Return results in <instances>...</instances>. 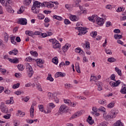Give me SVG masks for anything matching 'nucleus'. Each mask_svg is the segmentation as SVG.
Segmentation results:
<instances>
[{
  "mask_svg": "<svg viewBox=\"0 0 126 126\" xmlns=\"http://www.w3.org/2000/svg\"><path fill=\"white\" fill-rule=\"evenodd\" d=\"M76 70L78 72V73H80V67H79V65L76 66Z\"/></svg>",
  "mask_w": 126,
  "mask_h": 126,
  "instance_id": "obj_52",
  "label": "nucleus"
},
{
  "mask_svg": "<svg viewBox=\"0 0 126 126\" xmlns=\"http://www.w3.org/2000/svg\"><path fill=\"white\" fill-rule=\"evenodd\" d=\"M34 35H41V32L39 31H36L33 32V36Z\"/></svg>",
  "mask_w": 126,
  "mask_h": 126,
  "instance_id": "obj_64",
  "label": "nucleus"
},
{
  "mask_svg": "<svg viewBox=\"0 0 126 126\" xmlns=\"http://www.w3.org/2000/svg\"><path fill=\"white\" fill-rule=\"evenodd\" d=\"M67 110H68L67 106H65V105H62L59 108V113L62 115L63 113L67 112Z\"/></svg>",
  "mask_w": 126,
  "mask_h": 126,
  "instance_id": "obj_5",
  "label": "nucleus"
},
{
  "mask_svg": "<svg viewBox=\"0 0 126 126\" xmlns=\"http://www.w3.org/2000/svg\"><path fill=\"white\" fill-rule=\"evenodd\" d=\"M26 69L28 72V76L30 78L32 77L34 73V71H33V68H32V66H31V65H30L29 63H27Z\"/></svg>",
  "mask_w": 126,
  "mask_h": 126,
  "instance_id": "obj_3",
  "label": "nucleus"
},
{
  "mask_svg": "<svg viewBox=\"0 0 126 126\" xmlns=\"http://www.w3.org/2000/svg\"><path fill=\"white\" fill-rule=\"evenodd\" d=\"M120 92H121V93H122L123 94H126V87H125L122 88L120 91Z\"/></svg>",
  "mask_w": 126,
  "mask_h": 126,
  "instance_id": "obj_44",
  "label": "nucleus"
},
{
  "mask_svg": "<svg viewBox=\"0 0 126 126\" xmlns=\"http://www.w3.org/2000/svg\"><path fill=\"white\" fill-rule=\"evenodd\" d=\"M52 62L55 64H58L59 63V60L58 59V57H55L52 59Z\"/></svg>",
  "mask_w": 126,
  "mask_h": 126,
  "instance_id": "obj_24",
  "label": "nucleus"
},
{
  "mask_svg": "<svg viewBox=\"0 0 126 126\" xmlns=\"http://www.w3.org/2000/svg\"><path fill=\"white\" fill-rule=\"evenodd\" d=\"M29 99H30V98L29 97V96H26L25 97V98L23 99V100L25 101V102H28V101L29 100Z\"/></svg>",
  "mask_w": 126,
  "mask_h": 126,
  "instance_id": "obj_63",
  "label": "nucleus"
},
{
  "mask_svg": "<svg viewBox=\"0 0 126 126\" xmlns=\"http://www.w3.org/2000/svg\"><path fill=\"white\" fill-rule=\"evenodd\" d=\"M49 106L50 108H55L56 107V105L54 104V103L52 102L49 104Z\"/></svg>",
  "mask_w": 126,
  "mask_h": 126,
  "instance_id": "obj_60",
  "label": "nucleus"
},
{
  "mask_svg": "<svg viewBox=\"0 0 126 126\" xmlns=\"http://www.w3.org/2000/svg\"><path fill=\"white\" fill-rule=\"evenodd\" d=\"M98 103L99 104H101V105H104V104H106V100H103L102 99H100L98 100Z\"/></svg>",
  "mask_w": 126,
  "mask_h": 126,
  "instance_id": "obj_51",
  "label": "nucleus"
},
{
  "mask_svg": "<svg viewBox=\"0 0 126 126\" xmlns=\"http://www.w3.org/2000/svg\"><path fill=\"white\" fill-rule=\"evenodd\" d=\"M25 10V7L22 6L20 9L17 11V13L18 14H21V13H23L24 12V10Z\"/></svg>",
  "mask_w": 126,
  "mask_h": 126,
  "instance_id": "obj_20",
  "label": "nucleus"
},
{
  "mask_svg": "<svg viewBox=\"0 0 126 126\" xmlns=\"http://www.w3.org/2000/svg\"><path fill=\"white\" fill-rule=\"evenodd\" d=\"M48 97H49V99H53V98H54V94L49 92L48 94Z\"/></svg>",
  "mask_w": 126,
  "mask_h": 126,
  "instance_id": "obj_39",
  "label": "nucleus"
},
{
  "mask_svg": "<svg viewBox=\"0 0 126 126\" xmlns=\"http://www.w3.org/2000/svg\"><path fill=\"white\" fill-rule=\"evenodd\" d=\"M38 19H44V18H45V16H44L43 14H39L37 16Z\"/></svg>",
  "mask_w": 126,
  "mask_h": 126,
  "instance_id": "obj_40",
  "label": "nucleus"
},
{
  "mask_svg": "<svg viewBox=\"0 0 126 126\" xmlns=\"http://www.w3.org/2000/svg\"><path fill=\"white\" fill-rule=\"evenodd\" d=\"M41 5L42 3L38 1H35L33 2L32 7V10L33 13H36V14H37V13H39V11H40V7H41Z\"/></svg>",
  "mask_w": 126,
  "mask_h": 126,
  "instance_id": "obj_2",
  "label": "nucleus"
},
{
  "mask_svg": "<svg viewBox=\"0 0 126 126\" xmlns=\"http://www.w3.org/2000/svg\"><path fill=\"white\" fill-rule=\"evenodd\" d=\"M49 42H51L52 43V46H54V45L58 43V42L59 41H57V40H56L55 38H53V39H50Z\"/></svg>",
  "mask_w": 126,
  "mask_h": 126,
  "instance_id": "obj_28",
  "label": "nucleus"
},
{
  "mask_svg": "<svg viewBox=\"0 0 126 126\" xmlns=\"http://www.w3.org/2000/svg\"><path fill=\"white\" fill-rule=\"evenodd\" d=\"M75 29L78 30L79 32H81L83 35L86 34V28L77 27Z\"/></svg>",
  "mask_w": 126,
  "mask_h": 126,
  "instance_id": "obj_9",
  "label": "nucleus"
},
{
  "mask_svg": "<svg viewBox=\"0 0 126 126\" xmlns=\"http://www.w3.org/2000/svg\"><path fill=\"white\" fill-rule=\"evenodd\" d=\"M32 1V0H25L23 3L24 4H25V5H29L31 3Z\"/></svg>",
  "mask_w": 126,
  "mask_h": 126,
  "instance_id": "obj_26",
  "label": "nucleus"
},
{
  "mask_svg": "<svg viewBox=\"0 0 126 126\" xmlns=\"http://www.w3.org/2000/svg\"><path fill=\"white\" fill-rule=\"evenodd\" d=\"M103 118L106 120V121H108L109 119H113V117L110 116V114L109 115H106L105 112L103 114Z\"/></svg>",
  "mask_w": 126,
  "mask_h": 126,
  "instance_id": "obj_17",
  "label": "nucleus"
},
{
  "mask_svg": "<svg viewBox=\"0 0 126 126\" xmlns=\"http://www.w3.org/2000/svg\"><path fill=\"white\" fill-rule=\"evenodd\" d=\"M47 80H50V81H54V78L52 77V75L49 74L47 78Z\"/></svg>",
  "mask_w": 126,
  "mask_h": 126,
  "instance_id": "obj_41",
  "label": "nucleus"
},
{
  "mask_svg": "<svg viewBox=\"0 0 126 126\" xmlns=\"http://www.w3.org/2000/svg\"><path fill=\"white\" fill-rule=\"evenodd\" d=\"M32 58H31V57H28L26 58V59H25V61L30 62H32Z\"/></svg>",
  "mask_w": 126,
  "mask_h": 126,
  "instance_id": "obj_48",
  "label": "nucleus"
},
{
  "mask_svg": "<svg viewBox=\"0 0 126 126\" xmlns=\"http://www.w3.org/2000/svg\"><path fill=\"white\" fill-rule=\"evenodd\" d=\"M30 117L32 119L34 118V107L33 106H31L30 109Z\"/></svg>",
  "mask_w": 126,
  "mask_h": 126,
  "instance_id": "obj_14",
  "label": "nucleus"
},
{
  "mask_svg": "<svg viewBox=\"0 0 126 126\" xmlns=\"http://www.w3.org/2000/svg\"><path fill=\"white\" fill-rule=\"evenodd\" d=\"M19 86H20V84L19 83H18L13 85V89H16V88H18Z\"/></svg>",
  "mask_w": 126,
  "mask_h": 126,
  "instance_id": "obj_42",
  "label": "nucleus"
},
{
  "mask_svg": "<svg viewBox=\"0 0 126 126\" xmlns=\"http://www.w3.org/2000/svg\"><path fill=\"white\" fill-rule=\"evenodd\" d=\"M85 46L87 49V50H90V43L88 41H86L85 43Z\"/></svg>",
  "mask_w": 126,
  "mask_h": 126,
  "instance_id": "obj_34",
  "label": "nucleus"
},
{
  "mask_svg": "<svg viewBox=\"0 0 126 126\" xmlns=\"http://www.w3.org/2000/svg\"><path fill=\"white\" fill-rule=\"evenodd\" d=\"M19 115L21 117H24L25 116V112H23L21 110H18V114H16L17 117H18Z\"/></svg>",
  "mask_w": 126,
  "mask_h": 126,
  "instance_id": "obj_18",
  "label": "nucleus"
},
{
  "mask_svg": "<svg viewBox=\"0 0 126 126\" xmlns=\"http://www.w3.org/2000/svg\"><path fill=\"white\" fill-rule=\"evenodd\" d=\"M38 108L41 112H44V105H38Z\"/></svg>",
  "mask_w": 126,
  "mask_h": 126,
  "instance_id": "obj_45",
  "label": "nucleus"
},
{
  "mask_svg": "<svg viewBox=\"0 0 126 126\" xmlns=\"http://www.w3.org/2000/svg\"><path fill=\"white\" fill-rule=\"evenodd\" d=\"M30 54L33 57H37L38 56V53L36 51H30Z\"/></svg>",
  "mask_w": 126,
  "mask_h": 126,
  "instance_id": "obj_32",
  "label": "nucleus"
},
{
  "mask_svg": "<svg viewBox=\"0 0 126 126\" xmlns=\"http://www.w3.org/2000/svg\"><path fill=\"white\" fill-rule=\"evenodd\" d=\"M15 36H13L10 38L11 42L12 44L15 45L16 44V42L15 41Z\"/></svg>",
  "mask_w": 126,
  "mask_h": 126,
  "instance_id": "obj_37",
  "label": "nucleus"
},
{
  "mask_svg": "<svg viewBox=\"0 0 126 126\" xmlns=\"http://www.w3.org/2000/svg\"><path fill=\"white\" fill-rule=\"evenodd\" d=\"M3 58L5 60H8L10 63H19V59L17 58H15L13 59H11L8 58V55H5Z\"/></svg>",
  "mask_w": 126,
  "mask_h": 126,
  "instance_id": "obj_4",
  "label": "nucleus"
},
{
  "mask_svg": "<svg viewBox=\"0 0 126 126\" xmlns=\"http://www.w3.org/2000/svg\"><path fill=\"white\" fill-rule=\"evenodd\" d=\"M70 19L72 21H78V20H79V17H78V16H76V15H71L70 17Z\"/></svg>",
  "mask_w": 126,
  "mask_h": 126,
  "instance_id": "obj_12",
  "label": "nucleus"
},
{
  "mask_svg": "<svg viewBox=\"0 0 126 126\" xmlns=\"http://www.w3.org/2000/svg\"><path fill=\"white\" fill-rule=\"evenodd\" d=\"M25 33L28 36H30L31 37H32V38H34L33 32L30 31H26L25 32Z\"/></svg>",
  "mask_w": 126,
  "mask_h": 126,
  "instance_id": "obj_16",
  "label": "nucleus"
},
{
  "mask_svg": "<svg viewBox=\"0 0 126 126\" xmlns=\"http://www.w3.org/2000/svg\"><path fill=\"white\" fill-rule=\"evenodd\" d=\"M75 52H76V53H81V54H82V53H84L83 50H81V48L79 47L76 48L75 49Z\"/></svg>",
  "mask_w": 126,
  "mask_h": 126,
  "instance_id": "obj_27",
  "label": "nucleus"
},
{
  "mask_svg": "<svg viewBox=\"0 0 126 126\" xmlns=\"http://www.w3.org/2000/svg\"><path fill=\"white\" fill-rule=\"evenodd\" d=\"M109 84L110 85H111V86H113V87H117L116 85V82H113V81L110 82Z\"/></svg>",
  "mask_w": 126,
  "mask_h": 126,
  "instance_id": "obj_50",
  "label": "nucleus"
},
{
  "mask_svg": "<svg viewBox=\"0 0 126 126\" xmlns=\"http://www.w3.org/2000/svg\"><path fill=\"white\" fill-rule=\"evenodd\" d=\"M18 68L19 70H20V71H22L24 70V68H23V65H22L21 64H19L18 65Z\"/></svg>",
  "mask_w": 126,
  "mask_h": 126,
  "instance_id": "obj_33",
  "label": "nucleus"
},
{
  "mask_svg": "<svg viewBox=\"0 0 126 126\" xmlns=\"http://www.w3.org/2000/svg\"><path fill=\"white\" fill-rule=\"evenodd\" d=\"M26 122L28 124H33V123H34V121H33V120H26Z\"/></svg>",
  "mask_w": 126,
  "mask_h": 126,
  "instance_id": "obj_62",
  "label": "nucleus"
},
{
  "mask_svg": "<svg viewBox=\"0 0 126 126\" xmlns=\"http://www.w3.org/2000/svg\"><path fill=\"white\" fill-rule=\"evenodd\" d=\"M115 78H116V76L115 75V74H112L110 76V79L111 80H114V81H116V80L115 79Z\"/></svg>",
  "mask_w": 126,
  "mask_h": 126,
  "instance_id": "obj_54",
  "label": "nucleus"
},
{
  "mask_svg": "<svg viewBox=\"0 0 126 126\" xmlns=\"http://www.w3.org/2000/svg\"><path fill=\"white\" fill-rule=\"evenodd\" d=\"M82 115V112L80 111H77L75 113V114L73 115L70 120H72L73 119H75V118H78V117H80Z\"/></svg>",
  "mask_w": 126,
  "mask_h": 126,
  "instance_id": "obj_8",
  "label": "nucleus"
},
{
  "mask_svg": "<svg viewBox=\"0 0 126 126\" xmlns=\"http://www.w3.org/2000/svg\"><path fill=\"white\" fill-rule=\"evenodd\" d=\"M48 2H44L41 3V6H44L45 7H48Z\"/></svg>",
  "mask_w": 126,
  "mask_h": 126,
  "instance_id": "obj_53",
  "label": "nucleus"
},
{
  "mask_svg": "<svg viewBox=\"0 0 126 126\" xmlns=\"http://www.w3.org/2000/svg\"><path fill=\"white\" fill-rule=\"evenodd\" d=\"M5 6L6 7L7 11L9 12V13H13V12H14V10L12 9L11 6H10V5H7V4H6V3L5 4Z\"/></svg>",
  "mask_w": 126,
  "mask_h": 126,
  "instance_id": "obj_10",
  "label": "nucleus"
},
{
  "mask_svg": "<svg viewBox=\"0 0 126 126\" xmlns=\"http://www.w3.org/2000/svg\"><path fill=\"white\" fill-rule=\"evenodd\" d=\"M87 122L90 125H93V124H94V120H92V117H91L90 116H89L88 119H87Z\"/></svg>",
  "mask_w": 126,
  "mask_h": 126,
  "instance_id": "obj_15",
  "label": "nucleus"
},
{
  "mask_svg": "<svg viewBox=\"0 0 126 126\" xmlns=\"http://www.w3.org/2000/svg\"><path fill=\"white\" fill-rule=\"evenodd\" d=\"M9 38V37L8 36V35H6L4 36V41L5 42V43H7V42L8 41V38Z\"/></svg>",
  "mask_w": 126,
  "mask_h": 126,
  "instance_id": "obj_57",
  "label": "nucleus"
},
{
  "mask_svg": "<svg viewBox=\"0 0 126 126\" xmlns=\"http://www.w3.org/2000/svg\"><path fill=\"white\" fill-rule=\"evenodd\" d=\"M114 38L115 39H122L123 38V35L120 34H115L114 35Z\"/></svg>",
  "mask_w": 126,
  "mask_h": 126,
  "instance_id": "obj_35",
  "label": "nucleus"
},
{
  "mask_svg": "<svg viewBox=\"0 0 126 126\" xmlns=\"http://www.w3.org/2000/svg\"><path fill=\"white\" fill-rule=\"evenodd\" d=\"M115 71H116V72H117L118 74L119 75H120V76H122V70L120 69H119V68H118V67H116L115 68Z\"/></svg>",
  "mask_w": 126,
  "mask_h": 126,
  "instance_id": "obj_22",
  "label": "nucleus"
},
{
  "mask_svg": "<svg viewBox=\"0 0 126 126\" xmlns=\"http://www.w3.org/2000/svg\"><path fill=\"white\" fill-rule=\"evenodd\" d=\"M0 109L2 113H5L6 114L8 113V108L4 105L3 102H1Z\"/></svg>",
  "mask_w": 126,
  "mask_h": 126,
  "instance_id": "obj_6",
  "label": "nucleus"
},
{
  "mask_svg": "<svg viewBox=\"0 0 126 126\" xmlns=\"http://www.w3.org/2000/svg\"><path fill=\"white\" fill-rule=\"evenodd\" d=\"M90 35L93 38H96V36H97V32H91Z\"/></svg>",
  "mask_w": 126,
  "mask_h": 126,
  "instance_id": "obj_29",
  "label": "nucleus"
},
{
  "mask_svg": "<svg viewBox=\"0 0 126 126\" xmlns=\"http://www.w3.org/2000/svg\"><path fill=\"white\" fill-rule=\"evenodd\" d=\"M64 23L65 25H67L68 24H70V21L68 20L67 19H65L64 20Z\"/></svg>",
  "mask_w": 126,
  "mask_h": 126,
  "instance_id": "obj_47",
  "label": "nucleus"
},
{
  "mask_svg": "<svg viewBox=\"0 0 126 126\" xmlns=\"http://www.w3.org/2000/svg\"><path fill=\"white\" fill-rule=\"evenodd\" d=\"M15 76L17 77V78H20V77H21V74L20 73H15Z\"/></svg>",
  "mask_w": 126,
  "mask_h": 126,
  "instance_id": "obj_49",
  "label": "nucleus"
},
{
  "mask_svg": "<svg viewBox=\"0 0 126 126\" xmlns=\"http://www.w3.org/2000/svg\"><path fill=\"white\" fill-rule=\"evenodd\" d=\"M96 85L98 86V91H101V90H102V83L100 82H97Z\"/></svg>",
  "mask_w": 126,
  "mask_h": 126,
  "instance_id": "obj_30",
  "label": "nucleus"
},
{
  "mask_svg": "<svg viewBox=\"0 0 126 126\" xmlns=\"http://www.w3.org/2000/svg\"><path fill=\"white\" fill-rule=\"evenodd\" d=\"M70 87H71V85H70V84H65V88H66V89H69Z\"/></svg>",
  "mask_w": 126,
  "mask_h": 126,
  "instance_id": "obj_56",
  "label": "nucleus"
},
{
  "mask_svg": "<svg viewBox=\"0 0 126 126\" xmlns=\"http://www.w3.org/2000/svg\"><path fill=\"white\" fill-rule=\"evenodd\" d=\"M12 51H13V54H14L15 56H16V55L18 54V50H17V49H14V50H12Z\"/></svg>",
  "mask_w": 126,
  "mask_h": 126,
  "instance_id": "obj_55",
  "label": "nucleus"
},
{
  "mask_svg": "<svg viewBox=\"0 0 126 126\" xmlns=\"http://www.w3.org/2000/svg\"><path fill=\"white\" fill-rule=\"evenodd\" d=\"M88 19L90 21L93 22V23L96 21L97 24H98V25H100V26H102V25H103L105 22L103 18L98 17V16L96 15H93L91 17H89Z\"/></svg>",
  "mask_w": 126,
  "mask_h": 126,
  "instance_id": "obj_1",
  "label": "nucleus"
},
{
  "mask_svg": "<svg viewBox=\"0 0 126 126\" xmlns=\"http://www.w3.org/2000/svg\"><path fill=\"white\" fill-rule=\"evenodd\" d=\"M113 32H114V33L119 34V33H121V30L119 29H115L114 30Z\"/></svg>",
  "mask_w": 126,
  "mask_h": 126,
  "instance_id": "obj_61",
  "label": "nucleus"
},
{
  "mask_svg": "<svg viewBox=\"0 0 126 126\" xmlns=\"http://www.w3.org/2000/svg\"><path fill=\"white\" fill-rule=\"evenodd\" d=\"M99 111H101V112H103V113H105V112H106L105 111V108H104V107H100L99 109H98Z\"/></svg>",
  "mask_w": 126,
  "mask_h": 126,
  "instance_id": "obj_58",
  "label": "nucleus"
},
{
  "mask_svg": "<svg viewBox=\"0 0 126 126\" xmlns=\"http://www.w3.org/2000/svg\"><path fill=\"white\" fill-rule=\"evenodd\" d=\"M92 80L93 81H96V80H97V77H96L95 76H91V79H90V81H92Z\"/></svg>",
  "mask_w": 126,
  "mask_h": 126,
  "instance_id": "obj_43",
  "label": "nucleus"
},
{
  "mask_svg": "<svg viewBox=\"0 0 126 126\" xmlns=\"http://www.w3.org/2000/svg\"><path fill=\"white\" fill-rule=\"evenodd\" d=\"M114 126H124L123 123L121 122V120H118L115 124Z\"/></svg>",
  "mask_w": 126,
  "mask_h": 126,
  "instance_id": "obj_23",
  "label": "nucleus"
},
{
  "mask_svg": "<svg viewBox=\"0 0 126 126\" xmlns=\"http://www.w3.org/2000/svg\"><path fill=\"white\" fill-rule=\"evenodd\" d=\"M10 117H11V115L7 114L6 115L3 116L4 119H6V120H7L8 119H10Z\"/></svg>",
  "mask_w": 126,
  "mask_h": 126,
  "instance_id": "obj_46",
  "label": "nucleus"
},
{
  "mask_svg": "<svg viewBox=\"0 0 126 126\" xmlns=\"http://www.w3.org/2000/svg\"><path fill=\"white\" fill-rule=\"evenodd\" d=\"M53 18L54 19H57V20H59V21H62L63 20V18L60 16H57V15H54L53 16Z\"/></svg>",
  "mask_w": 126,
  "mask_h": 126,
  "instance_id": "obj_25",
  "label": "nucleus"
},
{
  "mask_svg": "<svg viewBox=\"0 0 126 126\" xmlns=\"http://www.w3.org/2000/svg\"><path fill=\"white\" fill-rule=\"evenodd\" d=\"M54 49H61V44L58 42L53 45Z\"/></svg>",
  "mask_w": 126,
  "mask_h": 126,
  "instance_id": "obj_19",
  "label": "nucleus"
},
{
  "mask_svg": "<svg viewBox=\"0 0 126 126\" xmlns=\"http://www.w3.org/2000/svg\"><path fill=\"white\" fill-rule=\"evenodd\" d=\"M93 112H91L92 115H95V113H97L98 112V109L96 107H93L92 109Z\"/></svg>",
  "mask_w": 126,
  "mask_h": 126,
  "instance_id": "obj_21",
  "label": "nucleus"
},
{
  "mask_svg": "<svg viewBox=\"0 0 126 126\" xmlns=\"http://www.w3.org/2000/svg\"><path fill=\"white\" fill-rule=\"evenodd\" d=\"M117 114H118V112H116V110H112L109 113V115L110 117H113V119H114V118H116Z\"/></svg>",
  "mask_w": 126,
  "mask_h": 126,
  "instance_id": "obj_11",
  "label": "nucleus"
},
{
  "mask_svg": "<svg viewBox=\"0 0 126 126\" xmlns=\"http://www.w3.org/2000/svg\"><path fill=\"white\" fill-rule=\"evenodd\" d=\"M105 52L106 53V54L107 55H112V50H111V49H105Z\"/></svg>",
  "mask_w": 126,
  "mask_h": 126,
  "instance_id": "obj_38",
  "label": "nucleus"
},
{
  "mask_svg": "<svg viewBox=\"0 0 126 126\" xmlns=\"http://www.w3.org/2000/svg\"><path fill=\"white\" fill-rule=\"evenodd\" d=\"M114 106H115V102H111L108 105H107L108 108H110V109H112Z\"/></svg>",
  "mask_w": 126,
  "mask_h": 126,
  "instance_id": "obj_36",
  "label": "nucleus"
},
{
  "mask_svg": "<svg viewBox=\"0 0 126 126\" xmlns=\"http://www.w3.org/2000/svg\"><path fill=\"white\" fill-rule=\"evenodd\" d=\"M108 62H109V63H115V62H117V60L113 57H111L108 59Z\"/></svg>",
  "mask_w": 126,
  "mask_h": 126,
  "instance_id": "obj_31",
  "label": "nucleus"
},
{
  "mask_svg": "<svg viewBox=\"0 0 126 126\" xmlns=\"http://www.w3.org/2000/svg\"><path fill=\"white\" fill-rule=\"evenodd\" d=\"M18 24L21 25H26L27 24V20L26 18H20L18 21Z\"/></svg>",
  "mask_w": 126,
  "mask_h": 126,
  "instance_id": "obj_7",
  "label": "nucleus"
},
{
  "mask_svg": "<svg viewBox=\"0 0 126 126\" xmlns=\"http://www.w3.org/2000/svg\"><path fill=\"white\" fill-rule=\"evenodd\" d=\"M69 47H70V44H69L68 43H66L65 44L64 46H63L62 47L63 51V52H66L67 51V50H68V48H69Z\"/></svg>",
  "mask_w": 126,
  "mask_h": 126,
  "instance_id": "obj_13",
  "label": "nucleus"
},
{
  "mask_svg": "<svg viewBox=\"0 0 126 126\" xmlns=\"http://www.w3.org/2000/svg\"><path fill=\"white\" fill-rule=\"evenodd\" d=\"M63 101L64 103H65V104H67V105H69V103L70 102V100L67 99H64Z\"/></svg>",
  "mask_w": 126,
  "mask_h": 126,
  "instance_id": "obj_59",
  "label": "nucleus"
}]
</instances>
